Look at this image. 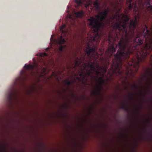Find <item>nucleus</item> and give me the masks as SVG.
<instances>
[{
    "label": "nucleus",
    "instance_id": "obj_22",
    "mask_svg": "<svg viewBox=\"0 0 152 152\" xmlns=\"http://www.w3.org/2000/svg\"><path fill=\"white\" fill-rule=\"evenodd\" d=\"M53 35H52L51 36V38L50 39V40L51 41L52 39H53Z\"/></svg>",
    "mask_w": 152,
    "mask_h": 152
},
{
    "label": "nucleus",
    "instance_id": "obj_11",
    "mask_svg": "<svg viewBox=\"0 0 152 152\" xmlns=\"http://www.w3.org/2000/svg\"><path fill=\"white\" fill-rule=\"evenodd\" d=\"M77 48H76V49H75L74 50V51L73 52V54L74 56H75V58H77V54H78V53L77 52Z\"/></svg>",
    "mask_w": 152,
    "mask_h": 152
},
{
    "label": "nucleus",
    "instance_id": "obj_16",
    "mask_svg": "<svg viewBox=\"0 0 152 152\" xmlns=\"http://www.w3.org/2000/svg\"><path fill=\"white\" fill-rule=\"evenodd\" d=\"M24 68H26V69H28V65H25L24 66Z\"/></svg>",
    "mask_w": 152,
    "mask_h": 152
},
{
    "label": "nucleus",
    "instance_id": "obj_6",
    "mask_svg": "<svg viewBox=\"0 0 152 152\" xmlns=\"http://www.w3.org/2000/svg\"><path fill=\"white\" fill-rule=\"evenodd\" d=\"M100 3L99 2L98 0H96L94 3V5L96 11H99L100 9Z\"/></svg>",
    "mask_w": 152,
    "mask_h": 152
},
{
    "label": "nucleus",
    "instance_id": "obj_7",
    "mask_svg": "<svg viewBox=\"0 0 152 152\" xmlns=\"http://www.w3.org/2000/svg\"><path fill=\"white\" fill-rule=\"evenodd\" d=\"M66 26V25L64 24L60 27V30L62 32V34H64L65 35H66L68 32L67 31H64V28H65Z\"/></svg>",
    "mask_w": 152,
    "mask_h": 152
},
{
    "label": "nucleus",
    "instance_id": "obj_21",
    "mask_svg": "<svg viewBox=\"0 0 152 152\" xmlns=\"http://www.w3.org/2000/svg\"><path fill=\"white\" fill-rule=\"evenodd\" d=\"M29 70L30 69H31L32 68V66L30 64H29Z\"/></svg>",
    "mask_w": 152,
    "mask_h": 152
},
{
    "label": "nucleus",
    "instance_id": "obj_3",
    "mask_svg": "<svg viewBox=\"0 0 152 152\" xmlns=\"http://www.w3.org/2000/svg\"><path fill=\"white\" fill-rule=\"evenodd\" d=\"M54 42L56 44H58L60 45L59 49L60 52H62L64 50H65L67 49V47L66 45H61L62 44L66 42V41L64 39V38L62 36H61L57 40H54Z\"/></svg>",
    "mask_w": 152,
    "mask_h": 152
},
{
    "label": "nucleus",
    "instance_id": "obj_17",
    "mask_svg": "<svg viewBox=\"0 0 152 152\" xmlns=\"http://www.w3.org/2000/svg\"><path fill=\"white\" fill-rule=\"evenodd\" d=\"M70 6L69 5L67 6V8L68 9V10H67V12L68 13H69L70 12V11L69 10V8H70Z\"/></svg>",
    "mask_w": 152,
    "mask_h": 152
},
{
    "label": "nucleus",
    "instance_id": "obj_12",
    "mask_svg": "<svg viewBox=\"0 0 152 152\" xmlns=\"http://www.w3.org/2000/svg\"><path fill=\"white\" fill-rule=\"evenodd\" d=\"M131 87L132 88H133L135 90L137 89L138 88V86L136 84H134L132 85L131 86Z\"/></svg>",
    "mask_w": 152,
    "mask_h": 152
},
{
    "label": "nucleus",
    "instance_id": "obj_27",
    "mask_svg": "<svg viewBox=\"0 0 152 152\" xmlns=\"http://www.w3.org/2000/svg\"><path fill=\"white\" fill-rule=\"evenodd\" d=\"M119 10H120V9H119Z\"/></svg>",
    "mask_w": 152,
    "mask_h": 152
},
{
    "label": "nucleus",
    "instance_id": "obj_24",
    "mask_svg": "<svg viewBox=\"0 0 152 152\" xmlns=\"http://www.w3.org/2000/svg\"><path fill=\"white\" fill-rule=\"evenodd\" d=\"M97 93V92H94L93 93H94V94H96V93Z\"/></svg>",
    "mask_w": 152,
    "mask_h": 152
},
{
    "label": "nucleus",
    "instance_id": "obj_9",
    "mask_svg": "<svg viewBox=\"0 0 152 152\" xmlns=\"http://www.w3.org/2000/svg\"><path fill=\"white\" fill-rule=\"evenodd\" d=\"M146 7L150 10H152V5H151L149 1H148L146 5Z\"/></svg>",
    "mask_w": 152,
    "mask_h": 152
},
{
    "label": "nucleus",
    "instance_id": "obj_19",
    "mask_svg": "<svg viewBox=\"0 0 152 152\" xmlns=\"http://www.w3.org/2000/svg\"><path fill=\"white\" fill-rule=\"evenodd\" d=\"M56 75H57L56 74V73H55V72H53L52 75L51 76H56Z\"/></svg>",
    "mask_w": 152,
    "mask_h": 152
},
{
    "label": "nucleus",
    "instance_id": "obj_20",
    "mask_svg": "<svg viewBox=\"0 0 152 152\" xmlns=\"http://www.w3.org/2000/svg\"><path fill=\"white\" fill-rule=\"evenodd\" d=\"M43 70V72L44 73H45L46 71V69L45 68H43L42 69Z\"/></svg>",
    "mask_w": 152,
    "mask_h": 152
},
{
    "label": "nucleus",
    "instance_id": "obj_26",
    "mask_svg": "<svg viewBox=\"0 0 152 152\" xmlns=\"http://www.w3.org/2000/svg\"><path fill=\"white\" fill-rule=\"evenodd\" d=\"M108 64H109V62H108Z\"/></svg>",
    "mask_w": 152,
    "mask_h": 152
},
{
    "label": "nucleus",
    "instance_id": "obj_23",
    "mask_svg": "<svg viewBox=\"0 0 152 152\" xmlns=\"http://www.w3.org/2000/svg\"><path fill=\"white\" fill-rule=\"evenodd\" d=\"M49 49V48H47L45 49V50L47 51H48Z\"/></svg>",
    "mask_w": 152,
    "mask_h": 152
},
{
    "label": "nucleus",
    "instance_id": "obj_13",
    "mask_svg": "<svg viewBox=\"0 0 152 152\" xmlns=\"http://www.w3.org/2000/svg\"><path fill=\"white\" fill-rule=\"evenodd\" d=\"M38 65L36 63H35L34 64L33 66H32V68L34 69L35 68H37L38 67Z\"/></svg>",
    "mask_w": 152,
    "mask_h": 152
},
{
    "label": "nucleus",
    "instance_id": "obj_2",
    "mask_svg": "<svg viewBox=\"0 0 152 152\" xmlns=\"http://www.w3.org/2000/svg\"><path fill=\"white\" fill-rule=\"evenodd\" d=\"M75 15L76 18H80L82 17L83 15V11L81 10L80 11L78 12H73L72 14H69L67 15V17H68L70 21H72V22H71V24H73L75 22V18L73 17V14Z\"/></svg>",
    "mask_w": 152,
    "mask_h": 152
},
{
    "label": "nucleus",
    "instance_id": "obj_15",
    "mask_svg": "<svg viewBox=\"0 0 152 152\" xmlns=\"http://www.w3.org/2000/svg\"><path fill=\"white\" fill-rule=\"evenodd\" d=\"M134 93H133L132 94L129 95V98H132V97L134 96Z\"/></svg>",
    "mask_w": 152,
    "mask_h": 152
},
{
    "label": "nucleus",
    "instance_id": "obj_10",
    "mask_svg": "<svg viewBox=\"0 0 152 152\" xmlns=\"http://www.w3.org/2000/svg\"><path fill=\"white\" fill-rule=\"evenodd\" d=\"M37 55L41 57H44L45 56H48V54L45 53H39L37 54Z\"/></svg>",
    "mask_w": 152,
    "mask_h": 152
},
{
    "label": "nucleus",
    "instance_id": "obj_1",
    "mask_svg": "<svg viewBox=\"0 0 152 152\" xmlns=\"http://www.w3.org/2000/svg\"><path fill=\"white\" fill-rule=\"evenodd\" d=\"M105 73H104L103 71L102 70L101 72V74H100L101 77H99L97 79H96V82L97 84H96L95 87L98 92L101 91L102 85L104 82L103 77Z\"/></svg>",
    "mask_w": 152,
    "mask_h": 152
},
{
    "label": "nucleus",
    "instance_id": "obj_4",
    "mask_svg": "<svg viewBox=\"0 0 152 152\" xmlns=\"http://www.w3.org/2000/svg\"><path fill=\"white\" fill-rule=\"evenodd\" d=\"M75 2L77 4V7L80 6L84 3H86L85 4V7L86 8L91 5L93 3L92 0H75Z\"/></svg>",
    "mask_w": 152,
    "mask_h": 152
},
{
    "label": "nucleus",
    "instance_id": "obj_18",
    "mask_svg": "<svg viewBox=\"0 0 152 152\" xmlns=\"http://www.w3.org/2000/svg\"><path fill=\"white\" fill-rule=\"evenodd\" d=\"M30 124H29V143H30ZM30 148L29 147V148ZM30 149L29 148V149ZM30 151V150H29V152Z\"/></svg>",
    "mask_w": 152,
    "mask_h": 152
},
{
    "label": "nucleus",
    "instance_id": "obj_5",
    "mask_svg": "<svg viewBox=\"0 0 152 152\" xmlns=\"http://www.w3.org/2000/svg\"><path fill=\"white\" fill-rule=\"evenodd\" d=\"M76 80L75 79L74 81L69 80V79L64 80V82L65 84L67 86V87L68 88H69L70 86L71 85H72L74 83L76 82Z\"/></svg>",
    "mask_w": 152,
    "mask_h": 152
},
{
    "label": "nucleus",
    "instance_id": "obj_28",
    "mask_svg": "<svg viewBox=\"0 0 152 152\" xmlns=\"http://www.w3.org/2000/svg\"><path fill=\"white\" fill-rule=\"evenodd\" d=\"M29 76H30V75H29Z\"/></svg>",
    "mask_w": 152,
    "mask_h": 152
},
{
    "label": "nucleus",
    "instance_id": "obj_25",
    "mask_svg": "<svg viewBox=\"0 0 152 152\" xmlns=\"http://www.w3.org/2000/svg\"><path fill=\"white\" fill-rule=\"evenodd\" d=\"M73 96H75V94H73Z\"/></svg>",
    "mask_w": 152,
    "mask_h": 152
},
{
    "label": "nucleus",
    "instance_id": "obj_14",
    "mask_svg": "<svg viewBox=\"0 0 152 152\" xmlns=\"http://www.w3.org/2000/svg\"><path fill=\"white\" fill-rule=\"evenodd\" d=\"M147 73L148 75H152V73L150 72V69L149 68H148L147 69Z\"/></svg>",
    "mask_w": 152,
    "mask_h": 152
},
{
    "label": "nucleus",
    "instance_id": "obj_8",
    "mask_svg": "<svg viewBox=\"0 0 152 152\" xmlns=\"http://www.w3.org/2000/svg\"><path fill=\"white\" fill-rule=\"evenodd\" d=\"M121 107L122 109H123L125 111L128 112L129 111V109L127 107L126 104H123L121 105Z\"/></svg>",
    "mask_w": 152,
    "mask_h": 152
}]
</instances>
